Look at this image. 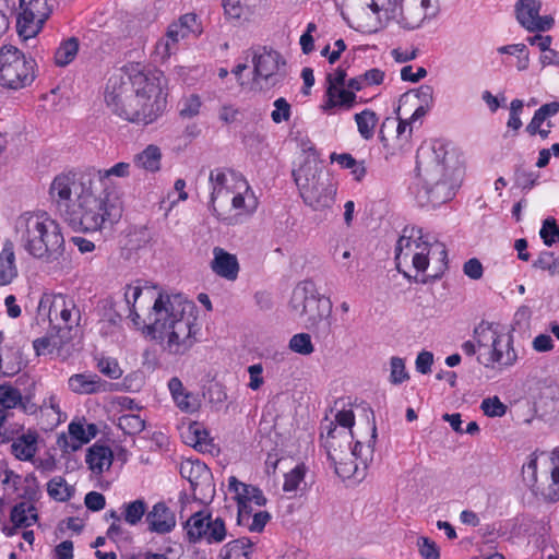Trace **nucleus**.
Returning <instances> with one entry per match:
<instances>
[{
    "label": "nucleus",
    "instance_id": "obj_40",
    "mask_svg": "<svg viewBox=\"0 0 559 559\" xmlns=\"http://www.w3.org/2000/svg\"><path fill=\"white\" fill-rule=\"evenodd\" d=\"M47 492L53 500L66 502L71 499L74 489L67 484L62 476H56L48 481Z\"/></svg>",
    "mask_w": 559,
    "mask_h": 559
},
{
    "label": "nucleus",
    "instance_id": "obj_27",
    "mask_svg": "<svg viewBox=\"0 0 559 559\" xmlns=\"http://www.w3.org/2000/svg\"><path fill=\"white\" fill-rule=\"evenodd\" d=\"M185 34L177 29L176 25L170 24L165 37L159 39L155 46V56L160 61L167 60L178 49V44L185 39Z\"/></svg>",
    "mask_w": 559,
    "mask_h": 559
},
{
    "label": "nucleus",
    "instance_id": "obj_42",
    "mask_svg": "<svg viewBox=\"0 0 559 559\" xmlns=\"http://www.w3.org/2000/svg\"><path fill=\"white\" fill-rule=\"evenodd\" d=\"M79 51V40L75 37H71L68 40L61 43L55 53V62L59 67H66L71 63Z\"/></svg>",
    "mask_w": 559,
    "mask_h": 559
},
{
    "label": "nucleus",
    "instance_id": "obj_33",
    "mask_svg": "<svg viewBox=\"0 0 559 559\" xmlns=\"http://www.w3.org/2000/svg\"><path fill=\"white\" fill-rule=\"evenodd\" d=\"M189 443L200 452H212L214 448L213 440L209 432L202 428L199 423H192L189 426Z\"/></svg>",
    "mask_w": 559,
    "mask_h": 559
},
{
    "label": "nucleus",
    "instance_id": "obj_61",
    "mask_svg": "<svg viewBox=\"0 0 559 559\" xmlns=\"http://www.w3.org/2000/svg\"><path fill=\"white\" fill-rule=\"evenodd\" d=\"M522 475L528 486L535 485L537 480V455L535 452L530 454L528 461L523 465Z\"/></svg>",
    "mask_w": 559,
    "mask_h": 559
},
{
    "label": "nucleus",
    "instance_id": "obj_64",
    "mask_svg": "<svg viewBox=\"0 0 559 559\" xmlns=\"http://www.w3.org/2000/svg\"><path fill=\"white\" fill-rule=\"evenodd\" d=\"M31 462L36 469L44 474L52 473L57 469V460L49 453H46V455L41 457H34Z\"/></svg>",
    "mask_w": 559,
    "mask_h": 559
},
{
    "label": "nucleus",
    "instance_id": "obj_58",
    "mask_svg": "<svg viewBox=\"0 0 559 559\" xmlns=\"http://www.w3.org/2000/svg\"><path fill=\"white\" fill-rule=\"evenodd\" d=\"M200 107V97L197 94H191L182 100L179 114L183 118H192L199 114Z\"/></svg>",
    "mask_w": 559,
    "mask_h": 559
},
{
    "label": "nucleus",
    "instance_id": "obj_50",
    "mask_svg": "<svg viewBox=\"0 0 559 559\" xmlns=\"http://www.w3.org/2000/svg\"><path fill=\"white\" fill-rule=\"evenodd\" d=\"M40 497V486L37 480V477L34 473H29L24 477V486L22 498L26 500V502L33 503L36 502Z\"/></svg>",
    "mask_w": 559,
    "mask_h": 559
},
{
    "label": "nucleus",
    "instance_id": "obj_21",
    "mask_svg": "<svg viewBox=\"0 0 559 559\" xmlns=\"http://www.w3.org/2000/svg\"><path fill=\"white\" fill-rule=\"evenodd\" d=\"M326 100L321 106L324 112L332 114L335 108L349 110L357 102L356 93L349 91L346 86H326Z\"/></svg>",
    "mask_w": 559,
    "mask_h": 559
},
{
    "label": "nucleus",
    "instance_id": "obj_22",
    "mask_svg": "<svg viewBox=\"0 0 559 559\" xmlns=\"http://www.w3.org/2000/svg\"><path fill=\"white\" fill-rule=\"evenodd\" d=\"M38 432L27 430L12 440L11 454L19 461L31 462L38 452Z\"/></svg>",
    "mask_w": 559,
    "mask_h": 559
},
{
    "label": "nucleus",
    "instance_id": "obj_20",
    "mask_svg": "<svg viewBox=\"0 0 559 559\" xmlns=\"http://www.w3.org/2000/svg\"><path fill=\"white\" fill-rule=\"evenodd\" d=\"M212 271L227 281H235L239 273V263L235 254L227 252L221 247H214Z\"/></svg>",
    "mask_w": 559,
    "mask_h": 559
},
{
    "label": "nucleus",
    "instance_id": "obj_29",
    "mask_svg": "<svg viewBox=\"0 0 559 559\" xmlns=\"http://www.w3.org/2000/svg\"><path fill=\"white\" fill-rule=\"evenodd\" d=\"M10 520L15 527H28L38 521L37 509L33 503L19 502L11 509Z\"/></svg>",
    "mask_w": 559,
    "mask_h": 559
},
{
    "label": "nucleus",
    "instance_id": "obj_47",
    "mask_svg": "<svg viewBox=\"0 0 559 559\" xmlns=\"http://www.w3.org/2000/svg\"><path fill=\"white\" fill-rule=\"evenodd\" d=\"M306 467L304 464L297 465L290 472L285 474L283 490L287 493L296 492L304 481Z\"/></svg>",
    "mask_w": 559,
    "mask_h": 559
},
{
    "label": "nucleus",
    "instance_id": "obj_45",
    "mask_svg": "<svg viewBox=\"0 0 559 559\" xmlns=\"http://www.w3.org/2000/svg\"><path fill=\"white\" fill-rule=\"evenodd\" d=\"M551 462V484L544 496L548 501L556 502L559 500V449L552 452Z\"/></svg>",
    "mask_w": 559,
    "mask_h": 559
},
{
    "label": "nucleus",
    "instance_id": "obj_49",
    "mask_svg": "<svg viewBox=\"0 0 559 559\" xmlns=\"http://www.w3.org/2000/svg\"><path fill=\"white\" fill-rule=\"evenodd\" d=\"M20 10L25 12L31 11L34 15L36 14L38 21H43L44 23L49 16L46 0H20Z\"/></svg>",
    "mask_w": 559,
    "mask_h": 559
},
{
    "label": "nucleus",
    "instance_id": "obj_24",
    "mask_svg": "<svg viewBox=\"0 0 559 559\" xmlns=\"http://www.w3.org/2000/svg\"><path fill=\"white\" fill-rule=\"evenodd\" d=\"M228 489L235 493L237 502L254 503L259 507L266 503V498L261 489L252 485L243 484L235 476L229 477Z\"/></svg>",
    "mask_w": 559,
    "mask_h": 559
},
{
    "label": "nucleus",
    "instance_id": "obj_2",
    "mask_svg": "<svg viewBox=\"0 0 559 559\" xmlns=\"http://www.w3.org/2000/svg\"><path fill=\"white\" fill-rule=\"evenodd\" d=\"M148 332L171 355H183L197 342L195 305L182 295H159L150 313Z\"/></svg>",
    "mask_w": 559,
    "mask_h": 559
},
{
    "label": "nucleus",
    "instance_id": "obj_53",
    "mask_svg": "<svg viewBox=\"0 0 559 559\" xmlns=\"http://www.w3.org/2000/svg\"><path fill=\"white\" fill-rule=\"evenodd\" d=\"M409 376L405 367V361L401 357H392L390 360V382L401 384L408 380Z\"/></svg>",
    "mask_w": 559,
    "mask_h": 559
},
{
    "label": "nucleus",
    "instance_id": "obj_17",
    "mask_svg": "<svg viewBox=\"0 0 559 559\" xmlns=\"http://www.w3.org/2000/svg\"><path fill=\"white\" fill-rule=\"evenodd\" d=\"M336 427L331 428L326 432L324 447L328 450V459L334 465L335 473L343 479L356 477L358 473V464L353 460L346 451H338L336 448Z\"/></svg>",
    "mask_w": 559,
    "mask_h": 559
},
{
    "label": "nucleus",
    "instance_id": "obj_57",
    "mask_svg": "<svg viewBox=\"0 0 559 559\" xmlns=\"http://www.w3.org/2000/svg\"><path fill=\"white\" fill-rule=\"evenodd\" d=\"M97 368L104 376L112 380H117L122 376V370L115 358H100L97 362Z\"/></svg>",
    "mask_w": 559,
    "mask_h": 559
},
{
    "label": "nucleus",
    "instance_id": "obj_23",
    "mask_svg": "<svg viewBox=\"0 0 559 559\" xmlns=\"http://www.w3.org/2000/svg\"><path fill=\"white\" fill-rule=\"evenodd\" d=\"M114 454L109 447L103 444H93L86 453V464L88 468L96 475H102L109 469L112 464Z\"/></svg>",
    "mask_w": 559,
    "mask_h": 559
},
{
    "label": "nucleus",
    "instance_id": "obj_39",
    "mask_svg": "<svg viewBox=\"0 0 559 559\" xmlns=\"http://www.w3.org/2000/svg\"><path fill=\"white\" fill-rule=\"evenodd\" d=\"M179 472L182 478L187 479L191 486L198 485L199 480L209 474L205 464L200 461L187 460L180 463Z\"/></svg>",
    "mask_w": 559,
    "mask_h": 559
},
{
    "label": "nucleus",
    "instance_id": "obj_15",
    "mask_svg": "<svg viewBox=\"0 0 559 559\" xmlns=\"http://www.w3.org/2000/svg\"><path fill=\"white\" fill-rule=\"evenodd\" d=\"M542 8L540 0H516L514 13L518 23L531 33L550 31L555 25V19L551 15H540Z\"/></svg>",
    "mask_w": 559,
    "mask_h": 559
},
{
    "label": "nucleus",
    "instance_id": "obj_25",
    "mask_svg": "<svg viewBox=\"0 0 559 559\" xmlns=\"http://www.w3.org/2000/svg\"><path fill=\"white\" fill-rule=\"evenodd\" d=\"M16 276L14 245L10 239H7L0 252V285H9Z\"/></svg>",
    "mask_w": 559,
    "mask_h": 559
},
{
    "label": "nucleus",
    "instance_id": "obj_31",
    "mask_svg": "<svg viewBox=\"0 0 559 559\" xmlns=\"http://www.w3.org/2000/svg\"><path fill=\"white\" fill-rule=\"evenodd\" d=\"M44 22L38 21L36 14L29 12H25L20 10V13L16 19V29L20 37L23 39H28L37 35L40 31Z\"/></svg>",
    "mask_w": 559,
    "mask_h": 559
},
{
    "label": "nucleus",
    "instance_id": "obj_36",
    "mask_svg": "<svg viewBox=\"0 0 559 559\" xmlns=\"http://www.w3.org/2000/svg\"><path fill=\"white\" fill-rule=\"evenodd\" d=\"M55 331L56 334L50 333L46 336L36 338L33 342V347L38 356L51 353L56 348H60L64 344L66 338L69 337L67 333H58V330Z\"/></svg>",
    "mask_w": 559,
    "mask_h": 559
},
{
    "label": "nucleus",
    "instance_id": "obj_62",
    "mask_svg": "<svg viewBox=\"0 0 559 559\" xmlns=\"http://www.w3.org/2000/svg\"><path fill=\"white\" fill-rule=\"evenodd\" d=\"M116 302L112 299H105L103 301V314L102 319L109 322L112 325L118 324L121 321V314L116 309Z\"/></svg>",
    "mask_w": 559,
    "mask_h": 559
},
{
    "label": "nucleus",
    "instance_id": "obj_7",
    "mask_svg": "<svg viewBox=\"0 0 559 559\" xmlns=\"http://www.w3.org/2000/svg\"><path fill=\"white\" fill-rule=\"evenodd\" d=\"M293 176L307 205L318 211L333 204L336 188L316 159L305 160Z\"/></svg>",
    "mask_w": 559,
    "mask_h": 559
},
{
    "label": "nucleus",
    "instance_id": "obj_9",
    "mask_svg": "<svg viewBox=\"0 0 559 559\" xmlns=\"http://www.w3.org/2000/svg\"><path fill=\"white\" fill-rule=\"evenodd\" d=\"M35 60L12 45L0 47V86L17 91L29 86L35 78Z\"/></svg>",
    "mask_w": 559,
    "mask_h": 559
},
{
    "label": "nucleus",
    "instance_id": "obj_60",
    "mask_svg": "<svg viewBox=\"0 0 559 559\" xmlns=\"http://www.w3.org/2000/svg\"><path fill=\"white\" fill-rule=\"evenodd\" d=\"M417 546L421 557L425 559H438L440 556L437 544L428 537H419Z\"/></svg>",
    "mask_w": 559,
    "mask_h": 559
},
{
    "label": "nucleus",
    "instance_id": "obj_37",
    "mask_svg": "<svg viewBox=\"0 0 559 559\" xmlns=\"http://www.w3.org/2000/svg\"><path fill=\"white\" fill-rule=\"evenodd\" d=\"M23 366L22 355L19 349L5 348L0 352V370L7 376L17 373Z\"/></svg>",
    "mask_w": 559,
    "mask_h": 559
},
{
    "label": "nucleus",
    "instance_id": "obj_14",
    "mask_svg": "<svg viewBox=\"0 0 559 559\" xmlns=\"http://www.w3.org/2000/svg\"><path fill=\"white\" fill-rule=\"evenodd\" d=\"M245 180L246 178L240 173L229 168H215L210 171L211 193L209 210L213 215L221 218L216 202L218 200L226 201L236 191V187Z\"/></svg>",
    "mask_w": 559,
    "mask_h": 559
},
{
    "label": "nucleus",
    "instance_id": "obj_48",
    "mask_svg": "<svg viewBox=\"0 0 559 559\" xmlns=\"http://www.w3.org/2000/svg\"><path fill=\"white\" fill-rule=\"evenodd\" d=\"M226 537L225 522L222 518L211 519L204 539L209 544L222 543Z\"/></svg>",
    "mask_w": 559,
    "mask_h": 559
},
{
    "label": "nucleus",
    "instance_id": "obj_46",
    "mask_svg": "<svg viewBox=\"0 0 559 559\" xmlns=\"http://www.w3.org/2000/svg\"><path fill=\"white\" fill-rule=\"evenodd\" d=\"M22 403V394L19 389L2 384L0 385V405L2 408L12 409Z\"/></svg>",
    "mask_w": 559,
    "mask_h": 559
},
{
    "label": "nucleus",
    "instance_id": "obj_56",
    "mask_svg": "<svg viewBox=\"0 0 559 559\" xmlns=\"http://www.w3.org/2000/svg\"><path fill=\"white\" fill-rule=\"evenodd\" d=\"M480 408L488 417H502L508 409L507 405H504L498 396L483 400Z\"/></svg>",
    "mask_w": 559,
    "mask_h": 559
},
{
    "label": "nucleus",
    "instance_id": "obj_63",
    "mask_svg": "<svg viewBox=\"0 0 559 559\" xmlns=\"http://www.w3.org/2000/svg\"><path fill=\"white\" fill-rule=\"evenodd\" d=\"M523 102L521 99H513L510 104V116L508 120V127L518 131L522 127L520 115L523 109Z\"/></svg>",
    "mask_w": 559,
    "mask_h": 559
},
{
    "label": "nucleus",
    "instance_id": "obj_18",
    "mask_svg": "<svg viewBox=\"0 0 559 559\" xmlns=\"http://www.w3.org/2000/svg\"><path fill=\"white\" fill-rule=\"evenodd\" d=\"M69 389L76 394H97L112 391L115 384L96 373H75L68 380Z\"/></svg>",
    "mask_w": 559,
    "mask_h": 559
},
{
    "label": "nucleus",
    "instance_id": "obj_10",
    "mask_svg": "<svg viewBox=\"0 0 559 559\" xmlns=\"http://www.w3.org/2000/svg\"><path fill=\"white\" fill-rule=\"evenodd\" d=\"M473 335L478 347L491 346L488 357L484 360L480 356L477 357L478 362L486 368H492L495 364L508 368L516 362L518 353L513 347V336L511 334H501L492 328L491 323L481 321L475 326Z\"/></svg>",
    "mask_w": 559,
    "mask_h": 559
},
{
    "label": "nucleus",
    "instance_id": "obj_8",
    "mask_svg": "<svg viewBox=\"0 0 559 559\" xmlns=\"http://www.w3.org/2000/svg\"><path fill=\"white\" fill-rule=\"evenodd\" d=\"M431 253L438 254L439 260L447 265V249L442 242L430 243L423 240L421 228L406 227L395 247L396 266L400 270V266L411 259L414 269L417 272H424L428 267Z\"/></svg>",
    "mask_w": 559,
    "mask_h": 559
},
{
    "label": "nucleus",
    "instance_id": "obj_38",
    "mask_svg": "<svg viewBox=\"0 0 559 559\" xmlns=\"http://www.w3.org/2000/svg\"><path fill=\"white\" fill-rule=\"evenodd\" d=\"M123 520L131 526L138 525L147 514V504L143 499L126 502L121 507Z\"/></svg>",
    "mask_w": 559,
    "mask_h": 559
},
{
    "label": "nucleus",
    "instance_id": "obj_16",
    "mask_svg": "<svg viewBox=\"0 0 559 559\" xmlns=\"http://www.w3.org/2000/svg\"><path fill=\"white\" fill-rule=\"evenodd\" d=\"M92 179H82L80 182L75 181V176L72 174L58 175L50 186V194L57 202L58 209L67 219V214H71V195L74 193L76 197L82 192V187L88 190L92 187Z\"/></svg>",
    "mask_w": 559,
    "mask_h": 559
},
{
    "label": "nucleus",
    "instance_id": "obj_1",
    "mask_svg": "<svg viewBox=\"0 0 559 559\" xmlns=\"http://www.w3.org/2000/svg\"><path fill=\"white\" fill-rule=\"evenodd\" d=\"M164 83L162 72L144 71L140 64H132L108 79L104 92L106 106L127 121L150 124L166 108Z\"/></svg>",
    "mask_w": 559,
    "mask_h": 559
},
{
    "label": "nucleus",
    "instance_id": "obj_11",
    "mask_svg": "<svg viewBox=\"0 0 559 559\" xmlns=\"http://www.w3.org/2000/svg\"><path fill=\"white\" fill-rule=\"evenodd\" d=\"M292 308L299 314L306 316L307 326L320 336H328L331 332V301L313 293L308 294L307 287H297L292 296Z\"/></svg>",
    "mask_w": 559,
    "mask_h": 559
},
{
    "label": "nucleus",
    "instance_id": "obj_32",
    "mask_svg": "<svg viewBox=\"0 0 559 559\" xmlns=\"http://www.w3.org/2000/svg\"><path fill=\"white\" fill-rule=\"evenodd\" d=\"M253 546L249 537H241L227 543L222 551L223 559H250L249 549Z\"/></svg>",
    "mask_w": 559,
    "mask_h": 559
},
{
    "label": "nucleus",
    "instance_id": "obj_6",
    "mask_svg": "<svg viewBox=\"0 0 559 559\" xmlns=\"http://www.w3.org/2000/svg\"><path fill=\"white\" fill-rule=\"evenodd\" d=\"M368 7L377 15L374 24L357 26V29L368 33L377 32L382 22L390 20L405 29H416L439 13L438 0H371Z\"/></svg>",
    "mask_w": 559,
    "mask_h": 559
},
{
    "label": "nucleus",
    "instance_id": "obj_26",
    "mask_svg": "<svg viewBox=\"0 0 559 559\" xmlns=\"http://www.w3.org/2000/svg\"><path fill=\"white\" fill-rule=\"evenodd\" d=\"M231 195V206L234 210L245 214H252L255 211L258 200L247 180L240 182Z\"/></svg>",
    "mask_w": 559,
    "mask_h": 559
},
{
    "label": "nucleus",
    "instance_id": "obj_12",
    "mask_svg": "<svg viewBox=\"0 0 559 559\" xmlns=\"http://www.w3.org/2000/svg\"><path fill=\"white\" fill-rule=\"evenodd\" d=\"M38 316L47 317L52 330L67 333L80 324L81 311L75 301L63 294H44L38 304Z\"/></svg>",
    "mask_w": 559,
    "mask_h": 559
},
{
    "label": "nucleus",
    "instance_id": "obj_44",
    "mask_svg": "<svg viewBox=\"0 0 559 559\" xmlns=\"http://www.w3.org/2000/svg\"><path fill=\"white\" fill-rule=\"evenodd\" d=\"M118 427L127 435H136L144 430L145 421L136 414H124L118 418Z\"/></svg>",
    "mask_w": 559,
    "mask_h": 559
},
{
    "label": "nucleus",
    "instance_id": "obj_3",
    "mask_svg": "<svg viewBox=\"0 0 559 559\" xmlns=\"http://www.w3.org/2000/svg\"><path fill=\"white\" fill-rule=\"evenodd\" d=\"M447 151L442 145L419 148L417 171L419 187L415 199L420 206H438L450 201L459 187L454 173L447 166Z\"/></svg>",
    "mask_w": 559,
    "mask_h": 559
},
{
    "label": "nucleus",
    "instance_id": "obj_13",
    "mask_svg": "<svg viewBox=\"0 0 559 559\" xmlns=\"http://www.w3.org/2000/svg\"><path fill=\"white\" fill-rule=\"evenodd\" d=\"M253 81L261 88L274 87L282 83L286 75V61L281 53L266 47L253 51Z\"/></svg>",
    "mask_w": 559,
    "mask_h": 559
},
{
    "label": "nucleus",
    "instance_id": "obj_19",
    "mask_svg": "<svg viewBox=\"0 0 559 559\" xmlns=\"http://www.w3.org/2000/svg\"><path fill=\"white\" fill-rule=\"evenodd\" d=\"M148 530L157 534H166L176 526V518L174 512L165 502H157L152 510L147 512L145 518Z\"/></svg>",
    "mask_w": 559,
    "mask_h": 559
},
{
    "label": "nucleus",
    "instance_id": "obj_51",
    "mask_svg": "<svg viewBox=\"0 0 559 559\" xmlns=\"http://www.w3.org/2000/svg\"><path fill=\"white\" fill-rule=\"evenodd\" d=\"M539 236L548 247L552 246L555 242H559V226L554 217H548L543 222Z\"/></svg>",
    "mask_w": 559,
    "mask_h": 559
},
{
    "label": "nucleus",
    "instance_id": "obj_30",
    "mask_svg": "<svg viewBox=\"0 0 559 559\" xmlns=\"http://www.w3.org/2000/svg\"><path fill=\"white\" fill-rule=\"evenodd\" d=\"M162 152L157 145L150 144L142 152L134 156V165L150 173H156L160 169Z\"/></svg>",
    "mask_w": 559,
    "mask_h": 559
},
{
    "label": "nucleus",
    "instance_id": "obj_4",
    "mask_svg": "<svg viewBox=\"0 0 559 559\" xmlns=\"http://www.w3.org/2000/svg\"><path fill=\"white\" fill-rule=\"evenodd\" d=\"M22 246L35 259L46 263L58 261L64 252V238L60 225L47 213L22 215L16 223Z\"/></svg>",
    "mask_w": 559,
    "mask_h": 559
},
{
    "label": "nucleus",
    "instance_id": "obj_43",
    "mask_svg": "<svg viewBox=\"0 0 559 559\" xmlns=\"http://www.w3.org/2000/svg\"><path fill=\"white\" fill-rule=\"evenodd\" d=\"M330 158L332 162H336L342 168L350 169L357 181H360L366 175V167L364 166V162L356 160L348 153H332Z\"/></svg>",
    "mask_w": 559,
    "mask_h": 559
},
{
    "label": "nucleus",
    "instance_id": "obj_35",
    "mask_svg": "<svg viewBox=\"0 0 559 559\" xmlns=\"http://www.w3.org/2000/svg\"><path fill=\"white\" fill-rule=\"evenodd\" d=\"M354 119L357 123V129L360 136L365 140H370L373 138L374 129L378 123V116L374 111L370 109H365L354 116Z\"/></svg>",
    "mask_w": 559,
    "mask_h": 559
},
{
    "label": "nucleus",
    "instance_id": "obj_55",
    "mask_svg": "<svg viewBox=\"0 0 559 559\" xmlns=\"http://www.w3.org/2000/svg\"><path fill=\"white\" fill-rule=\"evenodd\" d=\"M289 348L300 355H310L314 350L311 337L307 333L294 335L289 341Z\"/></svg>",
    "mask_w": 559,
    "mask_h": 559
},
{
    "label": "nucleus",
    "instance_id": "obj_52",
    "mask_svg": "<svg viewBox=\"0 0 559 559\" xmlns=\"http://www.w3.org/2000/svg\"><path fill=\"white\" fill-rule=\"evenodd\" d=\"M142 295V288L140 286L127 285L124 290V301L127 309L129 311V316L131 317L134 324H139L140 316L135 311V302L139 297Z\"/></svg>",
    "mask_w": 559,
    "mask_h": 559
},
{
    "label": "nucleus",
    "instance_id": "obj_28",
    "mask_svg": "<svg viewBox=\"0 0 559 559\" xmlns=\"http://www.w3.org/2000/svg\"><path fill=\"white\" fill-rule=\"evenodd\" d=\"M212 516L210 513L199 511L192 514L185 524L189 542L197 543L204 538Z\"/></svg>",
    "mask_w": 559,
    "mask_h": 559
},
{
    "label": "nucleus",
    "instance_id": "obj_59",
    "mask_svg": "<svg viewBox=\"0 0 559 559\" xmlns=\"http://www.w3.org/2000/svg\"><path fill=\"white\" fill-rule=\"evenodd\" d=\"M275 109L271 112L273 122L281 123L290 118V105L284 97H280L274 102Z\"/></svg>",
    "mask_w": 559,
    "mask_h": 559
},
{
    "label": "nucleus",
    "instance_id": "obj_5",
    "mask_svg": "<svg viewBox=\"0 0 559 559\" xmlns=\"http://www.w3.org/2000/svg\"><path fill=\"white\" fill-rule=\"evenodd\" d=\"M104 191L96 197L92 187L88 190L82 187V192L78 195V209L71 214H67V222L73 228H80L85 231H97L103 228L111 227L119 221L122 213L121 201L118 193L106 186Z\"/></svg>",
    "mask_w": 559,
    "mask_h": 559
},
{
    "label": "nucleus",
    "instance_id": "obj_41",
    "mask_svg": "<svg viewBox=\"0 0 559 559\" xmlns=\"http://www.w3.org/2000/svg\"><path fill=\"white\" fill-rule=\"evenodd\" d=\"M559 112V102H551L548 104H544L540 106L534 114L531 122L526 127V131L531 135H535V131L538 130V127L549 118Z\"/></svg>",
    "mask_w": 559,
    "mask_h": 559
},
{
    "label": "nucleus",
    "instance_id": "obj_54",
    "mask_svg": "<svg viewBox=\"0 0 559 559\" xmlns=\"http://www.w3.org/2000/svg\"><path fill=\"white\" fill-rule=\"evenodd\" d=\"M539 174L526 170L522 167H516L514 173L515 186L522 190H531L537 182Z\"/></svg>",
    "mask_w": 559,
    "mask_h": 559
},
{
    "label": "nucleus",
    "instance_id": "obj_34",
    "mask_svg": "<svg viewBox=\"0 0 559 559\" xmlns=\"http://www.w3.org/2000/svg\"><path fill=\"white\" fill-rule=\"evenodd\" d=\"M377 440V427L372 424L371 436L367 445H364L360 441H357L355 445L349 450L350 456L355 460H360L364 464V469L367 468L368 463L372 461L374 444Z\"/></svg>",
    "mask_w": 559,
    "mask_h": 559
}]
</instances>
